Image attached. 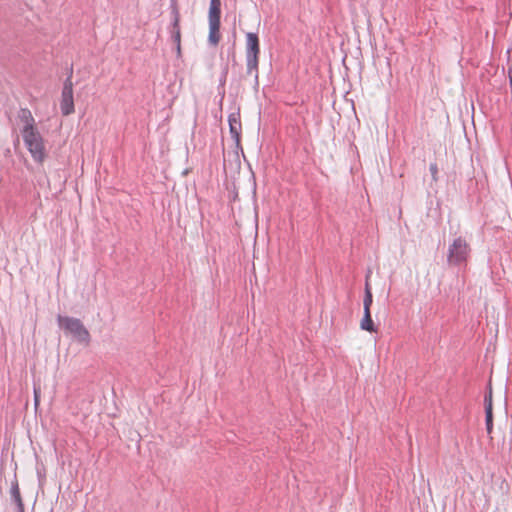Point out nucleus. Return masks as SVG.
<instances>
[{"instance_id": "obj_13", "label": "nucleus", "mask_w": 512, "mask_h": 512, "mask_svg": "<svg viewBox=\"0 0 512 512\" xmlns=\"http://www.w3.org/2000/svg\"><path fill=\"white\" fill-rule=\"evenodd\" d=\"M372 303H373V295L371 292L370 285L366 281L365 293H364V299H363V311L370 310Z\"/></svg>"}, {"instance_id": "obj_18", "label": "nucleus", "mask_w": 512, "mask_h": 512, "mask_svg": "<svg viewBox=\"0 0 512 512\" xmlns=\"http://www.w3.org/2000/svg\"><path fill=\"white\" fill-rule=\"evenodd\" d=\"M17 512H25L24 503H20L16 505Z\"/></svg>"}, {"instance_id": "obj_5", "label": "nucleus", "mask_w": 512, "mask_h": 512, "mask_svg": "<svg viewBox=\"0 0 512 512\" xmlns=\"http://www.w3.org/2000/svg\"><path fill=\"white\" fill-rule=\"evenodd\" d=\"M72 71L65 79L61 94L60 109L64 116H68L74 112V99H73V83Z\"/></svg>"}, {"instance_id": "obj_7", "label": "nucleus", "mask_w": 512, "mask_h": 512, "mask_svg": "<svg viewBox=\"0 0 512 512\" xmlns=\"http://www.w3.org/2000/svg\"><path fill=\"white\" fill-rule=\"evenodd\" d=\"M229 131L237 146L240 144L242 125L239 113H231L228 116Z\"/></svg>"}, {"instance_id": "obj_11", "label": "nucleus", "mask_w": 512, "mask_h": 512, "mask_svg": "<svg viewBox=\"0 0 512 512\" xmlns=\"http://www.w3.org/2000/svg\"><path fill=\"white\" fill-rule=\"evenodd\" d=\"M10 497L11 501L17 505L20 503H23L21 494H20V488L18 481L16 479V476H14V479L11 481V487H10Z\"/></svg>"}, {"instance_id": "obj_14", "label": "nucleus", "mask_w": 512, "mask_h": 512, "mask_svg": "<svg viewBox=\"0 0 512 512\" xmlns=\"http://www.w3.org/2000/svg\"><path fill=\"white\" fill-rule=\"evenodd\" d=\"M485 426L487 434L491 435L493 431V412H485Z\"/></svg>"}, {"instance_id": "obj_6", "label": "nucleus", "mask_w": 512, "mask_h": 512, "mask_svg": "<svg viewBox=\"0 0 512 512\" xmlns=\"http://www.w3.org/2000/svg\"><path fill=\"white\" fill-rule=\"evenodd\" d=\"M172 22L170 28L171 39L176 45L177 54L181 52V32H180V13L177 6L176 0H171L170 4Z\"/></svg>"}, {"instance_id": "obj_3", "label": "nucleus", "mask_w": 512, "mask_h": 512, "mask_svg": "<svg viewBox=\"0 0 512 512\" xmlns=\"http://www.w3.org/2000/svg\"><path fill=\"white\" fill-rule=\"evenodd\" d=\"M57 321L59 326L73 335L78 342L85 344L90 342V334L80 319L58 315Z\"/></svg>"}, {"instance_id": "obj_16", "label": "nucleus", "mask_w": 512, "mask_h": 512, "mask_svg": "<svg viewBox=\"0 0 512 512\" xmlns=\"http://www.w3.org/2000/svg\"><path fill=\"white\" fill-rule=\"evenodd\" d=\"M429 171H430V173H431V175H432V178H433L434 180H436V179H437V174H438V167H437V164H436V163H431V164L429 165Z\"/></svg>"}, {"instance_id": "obj_17", "label": "nucleus", "mask_w": 512, "mask_h": 512, "mask_svg": "<svg viewBox=\"0 0 512 512\" xmlns=\"http://www.w3.org/2000/svg\"><path fill=\"white\" fill-rule=\"evenodd\" d=\"M227 73H228V70L227 68H225L220 76V79H219V85L220 86H224L225 83H226V77H227Z\"/></svg>"}, {"instance_id": "obj_2", "label": "nucleus", "mask_w": 512, "mask_h": 512, "mask_svg": "<svg viewBox=\"0 0 512 512\" xmlns=\"http://www.w3.org/2000/svg\"><path fill=\"white\" fill-rule=\"evenodd\" d=\"M24 144L35 162L42 163L45 158L44 140L37 128L21 133Z\"/></svg>"}, {"instance_id": "obj_19", "label": "nucleus", "mask_w": 512, "mask_h": 512, "mask_svg": "<svg viewBox=\"0 0 512 512\" xmlns=\"http://www.w3.org/2000/svg\"><path fill=\"white\" fill-rule=\"evenodd\" d=\"M34 394H35V397H34V400H35V405H38V395H37V392H36V389H34Z\"/></svg>"}, {"instance_id": "obj_15", "label": "nucleus", "mask_w": 512, "mask_h": 512, "mask_svg": "<svg viewBox=\"0 0 512 512\" xmlns=\"http://www.w3.org/2000/svg\"><path fill=\"white\" fill-rule=\"evenodd\" d=\"M484 408H485V412H487V411L493 412V408H492V390H491V388L489 389V391L484 396Z\"/></svg>"}, {"instance_id": "obj_12", "label": "nucleus", "mask_w": 512, "mask_h": 512, "mask_svg": "<svg viewBox=\"0 0 512 512\" xmlns=\"http://www.w3.org/2000/svg\"><path fill=\"white\" fill-rule=\"evenodd\" d=\"M220 24H209V35L208 42L209 44L216 46L220 41Z\"/></svg>"}, {"instance_id": "obj_9", "label": "nucleus", "mask_w": 512, "mask_h": 512, "mask_svg": "<svg viewBox=\"0 0 512 512\" xmlns=\"http://www.w3.org/2000/svg\"><path fill=\"white\" fill-rule=\"evenodd\" d=\"M221 18V1L210 0L208 21L209 24H220Z\"/></svg>"}, {"instance_id": "obj_8", "label": "nucleus", "mask_w": 512, "mask_h": 512, "mask_svg": "<svg viewBox=\"0 0 512 512\" xmlns=\"http://www.w3.org/2000/svg\"><path fill=\"white\" fill-rule=\"evenodd\" d=\"M19 120L24 124L21 133L35 129V120L28 108H21L18 112Z\"/></svg>"}, {"instance_id": "obj_4", "label": "nucleus", "mask_w": 512, "mask_h": 512, "mask_svg": "<svg viewBox=\"0 0 512 512\" xmlns=\"http://www.w3.org/2000/svg\"><path fill=\"white\" fill-rule=\"evenodd\" d=\"M470 252L471 249L467 241L459 236L448 247L447 262L455 266L466 263Z\"/></svg>"}, {"instance_id": "obj_10", "label": "nucleus", "mask_w": 512, "mask_h": 512, "mask_svg": "<svg viewBox=\"0 0 512 512\" xmlns=\"http://www.w3.org/2000/svg\"><path fill=\"white\" fill-rule=\"evenodd\" d=\"M360 328L367 332H377V327L375 326L372 317H371V311H363V317L360 321Z\"/></svg>"}, {"instance_id": "obj_1", "label": "nucleus", "mask_w": 512, "mask_h": 512, "mask_svg": "<svg viewBox=\"0 0 512 512\" xmlns=\"http://www.w3.org/2000/svg\"><path fill=\"white\" fill-rule=\"evenodd\" d=\"M259 56H260V41L259 37L254 32H248L246 34V72L248 75H253L256 85H258L259 79Z\"/></svg>"}]
</instances>
